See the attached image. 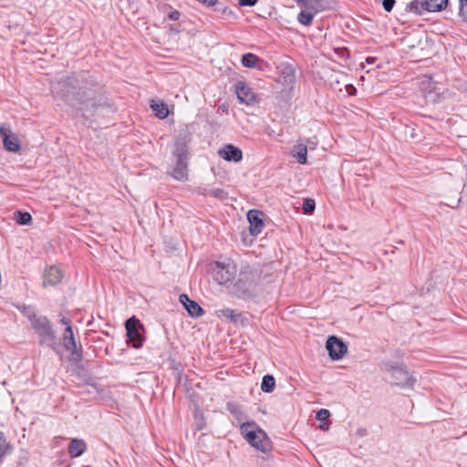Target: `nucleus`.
Instances as JSON below:
<instances>
[{
    "label": "nucleus",
    "instance_id": "nucleus-31",
    "mask_svg": "<svg viewBox=\"0 0 467 467\" xmlns=\"http://www.w3.org/2000/svg\"><path fill=\"white\" fill-rule=\"evenodd\" d=\"M303 211L306 214H311L314 213L315 211V208H316V202L314 200L312 199H305L304 200V202H303Z\"/></svg>",
    "mask_w": 467,
    "mask_h": 467
},
{
    "label": "nucleus",
    "instance_id": "nucleus-7",
    "mask_svg": "<svg viewBox=\"0 0 467 467\" xmlns=\"http://www.w3.org/2000/svg\"><path fill=\"white\" fill-rule=\"evenodd\" d=\"M125 328L128 337L127 342H130L135 348H140L143 344L144 337L140 333L143 327L140 324V320L135 317L128 318L125 322Z\"/></svg>",
    "mask_w": 467,
    "mask_h": 467
},
{
    "label": "nucleus",
    "instance_id": "nucleus-30",
    "mask_svg": "<svg viewBox=\"0 0 467 467\" xmlns=\"http://www.w3.org/2000/svg\"><path fill=\"white\" fill-rule=\"evenodd\" d=\"M209 193L210 196L221 201L225 200L228 196V193L223 189L221 188L211 189L209 190Z\"/></svg>",
    "mask_w": 467,
    "mask_h": 467
},
{
    "label": "nucleus",
    "instance_id": "nucleus-9",
    "mask_svg": "<svg viewBox=\"0 0 467 467\" xmlns=\"http://www.w3.org/2000/svg\"><path fill=\"white\" fill-rule=\"evenodd\" d=\"M391 379L394 384L402 388H412L416 382V378L402 366L392 367Z\"/></svg>",
    "mask_w": 467,
    "mask_h": 467
},
{
    "label": "nucleus",
    "instance_id": "nucleus-39",
    "mask_svg": "<svg viewBox=\"0 0 467 467\" xmlns=\"http://www.w3.org/2000/svg\"><path fill=\"white\" fill-rule=\"evenodd\" d=\"M209 190L208 188H199L197 192L202 196H210Z\"/></svg>",
    "mask_w": 467,
    "mask_h": 467
},
{
    "label": "nucleus",
    "instance_id": "nucleus-33",
    "mask_svg": "<svg viewBox=\"0 0 467 467\" xmlns=\"http://www.w3.org/2000/svg\"><path fill=\"white\" fill-rule=\"evenodd\" d=\"M330 416V411L327 409H321L317 411L316 418L320 421H325Z\"/></svg>",
    "mask_w": 467,
    "mask_h": 467
},
{
    "label": "nucleus",
    "instance_id": "nucleus-23",
    "mask_svg": "<svg viewBox=\"0 0 467 467\" xmlns=\"http://www.w3.org/2000/svg\"><path fill=\"white\" fill-rule=\"evenodd\" d=\"M427 12L441 11L448 5V0H425Z\"/></svg>",
    "mask_w": 467,
    "mask_h": 467
},
{
    "label": "nucleus",
    "instance_id": "nucleus-43",
    "mask_svg": "<svg viewBox=\"0 0 467 467\" xmlns=\"http://www.w3.org/2000/svg\"><path fill=\"white\" fill-rule=\"evenodd\" d=\"M376 61V57H368L366 58L368 64H373Z\"/></svg>",
    "mask_w": 467,
    "mask_h": 467
},
{
    "label": "nucleus",
    "instance_id": "nucleus-21",
    "mask_svg": "<svg viewBox=\"0 0 467 467\" xmlns=\"http://www.w3.org/2000/svg\"><path fill=\"white\" fill-rule=\"evenodd\" d=\"M215 315L220 319H224L226 321L237 322L238 318L241 317V314L237 313L234 309L231 308H223L215 311Z\"/></svg>",
    "mask_w": 467,
    "mask_h": 467
},
{
    "label": "nucleus",
    "instance_id": "nucleus-14",
    "mask_svg": "<svg viewBox=\"0 0 467 467\" xmlns=\"http://www.w3.org/2000/svg\"><path fill=\"white\" fill-rule=\"evenodd\" d=\"M218 154L221 158L227 161L238 162L243 159V152L238 148L232 144H227L221 150H219Z\"/></svg>",
    "mask_w": 467,
    "mask_h": 467
},
{
    "label": "nucleus",
    "instance_id": "nucleus-16",
    "mask_svg": "<svg viewBox=\"0 0 467 467\" xmlns=\"http://www.w3.org/2000/svg\"><path fill=\"white\" fill-rule=\"evenodd\" d=\"M62 277H63L62 271L55 266H52L48 270H47L45 276H44L43 285L45 286L55 285L58 284L59 282H61Z\"/></svg>",
    "mask_w": 467,
    "mask_h": 467
},
{
    "label": "nucleus",
    "instance_id": "nucleus-35",
    "mask_svg": "<svg viewBox=\"0 0 467 467\" xmlns=\"http://www.w3.org/2000/svg\"><path fill=\"white\" fill-rule=\"evenodd\" d=\"M297 5L300 6H303L305 8H314V5H312V0H295Z\"/></svg>",
    "mask_w": 467,
    "mask_h": 467
},
{
    "label": "nucleus",
    "instance_id": "nucleus-11",
    "mask_svg": "<svg viewBox=\"0 0 467 467\" xmlns=\"http://www.w3.org/2000/svg\"><path fill=\"white\" fill-rule=\"evenodd\" d=\"M0 135L3 138L4 148L11 152H16L20 150V141L16 134L12 132L9 128L0 127Z\"/></svg>",
    "mask_w": 467,
    "mask_h": 467
},
{
    "label": "nucleus",
    "instance_id": "nucleus-18",
    "mask_svg": "<svg viewBox=\"0 0 467 467\" xmlns=\"http://www.w3.org/2000/svg\"><path fill=\"white\" fill-rule=\"evenodd\" d=\"M87 446L84 441L78 439H73L68 444V454L72 458L79 457L86 451Z\"/></svg>",
    "mask_w": 467,
    "mask_h": 467
},
{
    "label": "nucleus",
    "instance_id": "nucleus-38",
    "mask_svg": "<svg viewBox=\"0 0 467 467\" xmlns=\"http://www.w3.org/2000/svg\"><path fill=\"white\" fill-rule=\"evenodd\" d=\"M215 10L221 12L223 15H234L233 11L229 10L227 7H217Z\"/></svg>",
    "mask_w": 467,
    "mask_h": 467
},
{
    "label": "nucleus",
    "instance_id": "nucleus-41",
    "mask_svg": "<svg viewBox=\"0 0 467 467\" xmlns=\"http://www.w3.org/2000/svg\"><path fill=\"white\" fill-rule=\"evenodd\" d=\"M60 322L66 326V327H68V326H71V323H70V320L66 318V317H62L60 319Z\"/></svg>",
    "mask_w": 467,
    "mask_h": 467
},
{
    "label": "nucleus",
    "instance_id": "nucleus-8",
    "mask_svg": "<svg viewBox=\"0 0 467 467\" xmlns=\"http://www.w3.org/2000/svg\"><path fill=\"white\" fill-rule=\"evenodd\" d=\"M62 340L65 349L70 352L71 359L75 362H79L83 358V351L81 345H78L76 342L72 326L65 328Z\"/></svg>",
    "mask_w": 467,
    "mask_h": 467
},
{
    "label": "nucleus",
    "instance_id": "nucleus-12",
    "mask_svg": "<svg viewBox=\"0 0 467 467\" xmlns=\"http://www.w3.org/2000/svg\"><path fill=\"white\" fill-rule=\"evenodd\" d=\"M236 95L238 99L246 105H252L257 101L253 89L244 81L236 83Z\"/></svg>",
    "mask_w": 467,
    "mask_h": 467
},
{
    "label": "nucleus",
    "instance_id": "nucleus-19",
    "mask_svg": "<svg viewBox=\"0 0 467 467\" xmlns=\"http://www.w3.org/2000/svg\"><path fill=\"white\" fill-rule=\"evenodd\" d=\"M226 409L233 416L234 420L238 422L240 425L243 422H246L247 420H244L247 417L245 413L243 411L241 406L239 404H236L234 402H228L226 404Z\"/></svg>",
    "mask_w": 467,
    "mask_h": 467
},
{
    "label": "nucleus",
    "instance_id": "nucleus-13",
    "mask_svg": "<svg viewBox=\"0 0 467 467\" xmlns=\"http://www.w3.org/2000/svg\"><path fill=\"white\" fill-rule=\"evenodd\" d=\"M262 213L256 210H251L247 213V219L250 226L249 231L252 235H258L264 229L265 223L262 219Z\"/></svg>",
    "mask_w": 467,
    "mask_h": 467
},
{
    "label": "nucleus",
    "instance_id": "nucleus-42",
    "mask_svg": "<svg viewBox=\"0 0 467 467\" xmlns=\"http://www.w3.org/2000/svg\"><path fill=\"white\" fill-rule=\"evenodd\" d=\"M203 428H204V423L202 422V420H200V422H197V427H196V429H197L198 431H201V430H202Z\"/></svg>",
    "mask_w": 467,
    "mask_h": 467
},
{
    "label": "nucleus",
    "instance_id": "nucleus-34",
    "mask_svg": "<svg viewBox=\"0 0 467 467\" xmlns=\"http://www.w3.org/2000/svg\"><path fill=\"white\" fill-rule=\"evenodd\" d=\"M395 3H396L395 0H383L382 5H383L384 10L387 12H390L394 7Z\"/></svg>",
    "mask_w": 467,
    "mask_h": 467
},
{
    "label": "nucleus",
    "instance_id": "nucleus-24",
    "mask_svg": "<svg viewBox=\"0 0 467 467\" xmlns=\"http://www.w3.org/2000/svg\"><path fill=\"white\" fill-rule=\"evenodd\" d=\"M150 108L155 112L156 116L161 119H165L169 114L168 107L163 102L152 101Z\"/></svg>",
    "mask_w": 467,
    "mask_h": 467
},
{
    "label": "nucleus",
    "instance_id": "nucleus-36",
    "mask_svg": "<svg viewBox=\"0 0 467 467\" xmlns=\"http://www.w3.org/2000/svg\"><path fill=\"white\" fill-rule=\"evenodd\" d=\"M257 2L258 0H239V5L241 6H254Z\"/></svg>",
    "mask_w": 467,
    "mask_h": 467
},
{
    "label": "nucleus",
    "instance_id": "nucleus-1",
    "mask_svg": "<svg viewBox=\"0 0 467 467\" xmlns=\"http://www.w3.org/2000/svg\"><path fill=\"white\" fill-rule=\"evenodd\" d=\"M96 87L93 76L88 72H80L58 80L53 86V91L72 108L82 110L83 117L88 119L85 112L93 115L106 105Z\"/></svg>",
    "mask_w": 467,
    "mask_h": 467
},
{
    "label": "nucleus",
    "instance_id": "nucleus-5",
    "mask_svg": "<svg viewBox=\"0 0 467 467\" xmlns=\"http://www.w3.org/2000/svg\"><path fill=\"white\" fill-rule=\"evenodd\" d=\"M33 329L38 335L39 343L51 347L56 339V332L49 319L45 316L35 318L31 324Z\"/></svg>",
    "mask_w": 467,
    "mask_h": 467
},
{
    "label": "nucleus",
    "instance_id": "nucleus-15",
    "mask_svg": "<svg viewBox=\"0 0 467 467\" xmlns=\"http://www.w3.org/2000/svg\"><path fill=\"white\" fill-rule=\"evenodd\" d=\"M179 301L185 306L192 317H200L204 314V310L193 300H191L186 294H182Z\"/></svg>",
    "mask_w": 467,
    "mask_h": 467
},
{
    "label": "nucleus",
    "instance_id": "nucleus-22",
    "mask_svg": "<svg viewBox=\"0 0 467 467\" xmlns=\"http://www.w3.org/2000/svg\"><path fill=\"white\" fill-rule=\"evenodd\" d=\"M425 0H413L406 7V10L415 15H422L426 10Z\"/></svg>",
    "mask_w": 467,
    "mask_h": 467
},
{
    "label": "nucleus",
    "instance_id": "nucleus-40",
    "mask_svg": "<svg viewBox=\"0 0 467 467\" xmlns=\"http://www.w3.org/2000/svg\"><path fill=\"white\" fill-rule=\"evenodd\" d=\"M330 423L327 420L322 421V424L320 425V429L323 431H327L329 428Z\"/></svg>",
    "mask_w": 467,
    "mask_h": 467
},
{
    "label": "nucleus",
    "instance_id": "nucleus-32",
    "mask_svg": "<svg viewBox=\"0 0 467 467\" xmlns=\"http://www.w3.org/2000/svg\"><path fill=\"white\" fill-rule=\"evenodd\" d=\"M460 2V10L459 14L462 17V19L467 22V0H459Z\"/></svg>",
    "mask_w": 467,
    "mask_h": 467
},
{
    "label": "nucleus",
    "instance_id": "nucleus-28",
    "mask_svg": "<svg viewBox=\"0 0 467 467\" xmlns=\"http://www.w3.org/2000/svg\"><path fill=\"white\" fill-rule=\"evenodd\" d=\"M465 169V177H464V182L462 185V189L461 192V197L456 200L453 203L450 204L451 208H457L462 202L463 198H467V166L464 167Z\"/></svg>",
    "mask_w": 467,
    "mask_h": 467
},
{
    "label": "nucleus",
    "instance_id": "nucleus-3",
    "mask_svg": "<svg viewBox=\"0 0 467 467\" xmlns=\"http://www.w3.org/2000/svg\"><path fill=\"white\" fill-rule=\"evenodd\" d=\"M172 155L175 158V165L171 176L181 182L188 180V145L183 140H176Z\"/></svg>",
    "mask_w": 467,
    "mask_h": 467
},
{
    "label": "nucleus",
    "instance_id": "nucleus-29",
    "mask_svg": "<svg viewBox=\"0 0 467 467\" xmlns=\"http://www.w3.org/2000/svg\"><path fill=\"white\" fill-rule=\"evenodd\" d=\"M19 310L29 319L31 324L34 322L35 318L39 317V316L36 315L34 308L30 306H23L22 307H19Z\"/></svg>",
    "mask_w": 467,
    "mask_h": 467
},
{
    "label": "nucleus",
    "instance_id": "nucleus-2",
    "mask_svg": "<svg viewBox=\"0 0 467 467\" xmlns=\"http://www.w3.org/2000/svg\"><path fill=\"white\" fill-rule=\"evenodd\" d=\"M240 433L243 438L254 449L269 453L273 450V442L267 433L254 420L241 423Z\"/></svg>",
    "mask_w": 467,
    "mask_h": 467
},
{
    "label": "nucleus",
    "instance_id": "nucleus-4",
    "mask_svg": "<svg viewBox=\"0 0 467 467\" xmlns=\"http://www.w3.org/2000/svg\"><path fill=\"white\" fill-rule=\"evenodd\" d=\"M256 285V275L251 270H244L239 274V277L234 285V292L239 298L250 299L255 296Z\"/></svg>",
    "mask_w": 467,
    "mask_h": 467
},
{
    "label": "nucleus",
    "instance_id": "nucleus-37",
    "mask_svg": "<svg viewBox=\"0 0 467 467\" xmlns=\"http://www.w3.org/2000/svg\"><path fill=\"white\" fill-rule=\"evenodd\" d=\"M168 17H169V19H171V20L177 21V20H179V19H180V17H181V13H180L178 10L171 11V12L168 14Z\"/></svg>",
    "mask_w": 467,
    "mask_h": 467
},
{
    "label": "nucleus",
    "instance_id": "nucleus-25",
    "mask_svg": "<svg viewBox=\"0 0 467 467\" xmlns=\"http://www.w3.org/2000/svg\"><path fill=\"white\" fill-rule=\"evenodd\" d=\"M258 61H259V57L253 53H246V54L243 55L242 59H241L242 65L244 67H248V68H255Z\"/></svg>",
    "mask_w": 467,
    "mask_h": 467
},
{
    "label": "nucleus",
    "instance_id": "nucleus-27",
    "mask_svg": "<svg viewBox=\"0 0 467 467\" xmlns=\"http://www.w3.org/2000/svg\"><path fill=\"white\" fill-rule=\"evenodd\" d=\"M15 219L16 223L20 225H26L29 224L32 221V216L27 212H16L15 213Z\"/></svg>",
    "mask_w": 467,
    "mask_h": 467
},
{
    "label": "nucleus",
    "instance_id": "nucleus-6",
    "mask_svg": "<svg viewBox=\"0 0 467 467\" xmlns=\"http://www.w3.org/2000/svg\"><path fill=\"white\" fill-rule=\"evenodd\" d=\"M236 274V267L233 263L216 262L213 267V279L219 285H224L232 281Z\"/></svg>",
    "mask_w": 467,
    "mask_h": 467
},
{
    "label": "nucleus",
    "instance_id": "nucleus-17",
    "mask_svg": "<svg viewBox=\"0 0 467 467\" xmlns=\"http://www.w3.org/2000/svg\"><path fill=\"white\" fill-rule=\"evenodd\" d=\"M319 5V2L317 0L316 5L314 6V8H312L314 12H310L308 10H302L297 16V21L303 26H310L313 22L315 15L322 10V8H320Z\"/></svg>",
    "mask_w": 467,
    "mask_h": 467
},
{
    "label": "nucleus",
    "instance_id": "nucleus-20",
    "mask_svg": "<svg viewBox=\"0 0 467 467\" xmlns=\"http://www.w3.org/2000/svg\"><path fill=\"white\" fill-rule=\"evenodd\" d=\"M291 154L296 158L300 164H306L307 161V149L303 143H299L293 147Z\"/></svg>",
    "mask_w": 467,
    "mask_h": 467
},
{
    "label": "nucleus",
    "instance_id": "nucleus-26",
    "mask_svg": "<svg viewBox=\"0 0 467 467\" xmlns=\"http://www.w3.org/2000/svg\"><path fill=\"white\" fill-rule=\"evenodd\" d=\"M275 387V379L272 375H265L261 383V389L265 393H271Z\"/></svg>",
    "mask_w": 467,
    "mask_h": 467
},
{
    "label": "nucleus",
    "instance_id": "nucleus-10",
    "mask_svg": "<svg viewBox=\"0 0 467 467\" xmlns=\"http://www.w3.org/2000/svg\"><path fill=\"white\" fill-rule=\"evenodd\" d=\"M326 348L328 352V356L333 360H338L348 351V346L336 336H330L327 339Z\"/></svg>",
    "mask_w": 467,
    "mask_h": 467
}]
</instances>
